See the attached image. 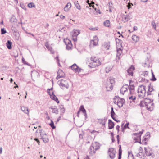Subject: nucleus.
Wrapping results in <instances>:
<instances>
[{
  "label": "nucleus",
  "mask_w": 159,
  "mask_h": 159,
  "mask_svg": "<svg viewBox=\"0 0 159 159\" xmlns=\"http://www.w3.org/2000/svg\"><path fill=\"white\" fill-rule=\"evenodd\" d=\"M39 133L40 134L41 139H42L44 143H47L49 141L48 136L46 133L42 130H39Z\"/></svg>",
  "instance_id": "obj_1"
},
{
  "label": "nucleus",
  "mask_w": 159,
  "mask_h": 159,
  "mask_svg": "<svg viewBox=\"0 0 159 159\" xmlns=\"http://www.w3.org/2000/svg\"><path fill=\"white\" fill-rule=\"evenodd\" d=\"M100 148L99 143H95L94 144L91 145L90 147V154H93L96 152V151L98 149Z\"/></svg>",
  "instance_id": "obj_2"
},
{
  "label": "nucleus",
  "mask_w": 159,
  "mask_h": 159,
  "mask_svg": "<svg viewBox=\"0 0 159 159\" xmlns=\"http://www.w3.org/2000/svg\"><path fill=\"white\" fill-rule=\"evenodd\" d=\"M64 42L66 45V48L67 50H69L72 47V44L71 40L67 38L64 39Z\"/></svg>",
  "instance_id": "obj_3"
},
{
  "label": "nucleus",
  "mask_w": 159,
  "mask_h": 159,
  "mask_svg": "<svg viewBox=\"0 0 159 159\" xmlns=\"http://www.w3.org/2000/svg\"><path fill=\"white\" fill-rule=\"evenodd\" d=\"M108 153L109 154L110 157L111 159H113L115 157V154L116 153V151L114 150L113 148H110L108 151Z\"/></svg>",
  "instance_id": "obj_4"
},
{
  "label": "nucleus",
  "mask_w": 159,
  "mask_h": 159,
  "mask_svg": "<svg viewBox=\"0 0 159 159\" xmlns=\"http://www.w3.org/2000/svg\"><path fill=\"white\" fill-rule=\"evenodd\" d=\"M59 85L60 86L63 87H64L67 89H68L69 87V85L68 84V82L66 80H61V82Z\"/></svg>",
  "instance_id": "obj_5"
},
{
  "label": "nucleus",
  "mask_w": 159,
  "mask_h": 159,
  "mask_svg": "<svg viewBox=\"0 0 159 159\" xmlns=\"http://www.w3.org/2000/svg\"><path fill=\"white\" fill-rule=\"evenodd\" d=\"M125 103V100L124 99L120 98L119 99L117 102V105L118 107L120 108Z\"/></svg>",
  "instance_id": "obj_6"
},
{
  "label": "nucleus",
  "mask_w": 159,
  "mask_h": 159,
  "mask_svg": "<svg viewBox=\"0 0 159 159\" xmlns=\"http://www.w3.org/2000/svg\"><path fill=\"white\" fill-rule=\"evenodd\" d=\"M134 70L135 67H134V66L132 65L127 70V72L128 73V75L133 76V71Z\"/></svg>",
  "instance_id": "obj_7"
},
{
  "label": "nucleus",
  "mask_w": 159,
  "mask_h": 159,
  "mask_svg": "<svg viewBox=\"0 0 159 159\" xmlns=\"http://www.w3.org/2000/svg\"><path fill=\"white\" fill-rule=\"evenodd\" d=\"M125 87L124 86H122L120 89V93L124 95L125 93L129 89V86L127 84L125 85Z\"/></svg>",
  "instance_id": "obj_8"
},
{
  "label": "nucleus",
  "mask_w": 159,
  "mask_h": 159,
  "mask_svg": "<svg viewBox=\"0 0 159 159\" xmlns=\"http://www.w3.org/2000/svg\"><path fill=\"white\" fill-rule=\"evenodd\" d=\"M60 72L58 71L57 72V75L56 77V79L57 80L65 77V74L62 70H60Z\"/></svg>",
  "instance_id": "obj_9"
},
{
  "label": "nucleus",
  "mask_w": 159,
  "mask_h": 159,
  "mask_svg": "<svg viewBox=\"0 0 159 159\" xmlns=\"http://www.w3.org/2000/svg\"><path fill=\"white\" fill-rule=\"evenodd\" d=\"M153 101V100L152 101L149 98H145L144 99L143 101V103L145 104V106H147L148 105H150L152 102Z\"/></svg>",
  "instance_id": "obj_10"
},
{
  "label": "nucleus",
  "mask_w": 159,
  "mask_h": 159,
  "mask_svg": "<svg viewBox=\"0 0 159 159\" xmlns=\"http://www.w3.org/2000/svg\"><path fill=\"white\" fill-rule=\"evenodd\" d=\"M108 129H113L114 126L115 124L111 120H108Z\"/></svg>",
  "instance_id": "obj_11"
},
{
  "label": "nucleus",
  "mask_w": 159,
  "mask_h": 159,
  "mask_svg": "<svg viewBox=\"0 0 159 159\" xmlns=\"http://www.w3.org/2000/svg\"><path fill=\"white\" fill-rule=\"evenodd\" d=\"M139 87H140V88H142V87H143V90H142V89H141L140 91V92L142 93H144V94L143 95H141L142 98H143L145 97V94L146 93V90H145L146 87L145 86H144V85H143L140 86Z\"/></svg>",
  "instance_id": "obj_12"
},
{
  "label": "nucleus",
  "mask_w": 159,
  "mask_h": 159,
  "mask_svg": "<svg viewBox=\"0 0 159 159\" xmlns=\"http://www.w3.org/2000/svg\"><path fill=\"white\" fill-rule=\"evenodd\" d=\"M70 67L72 70L75 72H77L78 71L77 69L79 68V66L75 63L74 64Z\"/></svg>",
  "instance_id": "obj_13"
},
{
  "label": "nucleus",
  "mask_w": 159,
  "mask_h": 159,
  "mask_svg": "<svg viewBox=\"0 0 159 159\" xmlns=\"http://www.w3.org/2000/svg\"><path fill=\"white\" fill-rule=\"evenodd\" d=\"M71 3L70 2L68 3L65 6V7L64 8V10L65 11H67L69 10V9L71 8Z\"/></svg>",
  "instance_id": "obj_14"
},
{
  "label": "nucleus",
  "mask_w": 159,
  "mask_h": 159,
  "mask_svg": "<svg viewBox=\"0 0 159 159\" xmlns=\"http://www.w3.org/2000/svg\"><path fill=\"white\" fill-rule=\"evenodd\" d=\"M50 108L52 109L53 113H55L56 114H58V111L56 106H54V107L53 106H51L50 107Z\"/></svg>",
  "instance_id": "obj_15"
},
{
  "label": "nucleus",
  "mask_w": 159,
  "mask_h": 159,
  "mask_svg": "<svg viewBox=\"0 0 159 159\" xmlns=\"http://www.w3.org/2000/svg\"><path fill=\"white\" fill-rule=\"evenodd\" d=\"M12 42L9 40H8L6 43L7 47L9 49H11L12 48Z\"/></svg>",
  "instance_id": "obj_16"
},
{
  "label": "nucleus",
  "mask_w": 159,
  "mask_h": 159,
  "mask_svg": "<svg viewBox=\"0 0 159 159\" xmlns=\"http://www.w3.org/2000/svg\"><path fill=\"white\" fill-rule=\"evenodd\" d=\"M151 86V84L150 83L148 85V89L147 92V96H148L149 95H150L151 94V93H150L151 92H152L154 90V89L153 88V86H152L151 90H150V86Z\"/></svg>",
  "instance_id": "obj_17"
},
{
  "label": "nucleus",
  "mask_w": 159,
  "mask_h": 159,
  "mask_svg": "<svg viewBox=\"0 0 159 159\" xmlns=\"http://www.w3.org/2000/svg\"><path fill=\"white\" fill-rule=\"evenodd\" d=\"M21 111L27 114H29V110L27 107H22L21 108Z\"/></svg>",
  "instance_id": "obj_18"
},
{
  "label": "nucleus",
  "mask_w": 159,
  "mask_h": 159,
  "mask_svg": "<svg viewBox=\"0 0 159 159\" xmlns=\"http://www.w3.org/2000/svg\"><path fill=\"white\" fill-rule=\"evenodd\" d=\"M132 39L135 42H137L139 40V38L138 36L134 34L132 37Z\"/></svg>",
  "instance_id": "obj_19"
},
{
  "label": "nucleus",
  "mask_w": 159,
  "mask_h": 159,
  "mask_svg": "<svg viewBox=\"0 0 159 159\" xmlns=\"http://www.w3.org/2000/svg\"><path fill=\"white\" fill-rule=\"evenodd\" d=\"M80 33V32L78 30H74L73 34L72 35V37H77L78 35Z\"/></svg>",
  "instance_id": "obj_20"
},
{
  "label": "nucleus",
  "mask_w": 159,
  "mask_h": 159,
  "mask_svg": "<svg viewBox=\"0 0 159 159\" xmlns=\"http://www.w3.org/2000/svg\"><path fill=\"white\" fill-rule=\"evenodd\" d=\"M113 85H112L109 84H107L106 85V87L107 89V91H110L113 89Z\"/></svg>",
  "instance_id": "obj_21"
},
{
  "label": "nucleus",
  "mask_w": 159,
  "mask_h": 159,
  "mask_svg": "<svg viewBox=\"0 0 159 159\" xmlns=\"http://www.w3.org/2000/svg\"><path fill=\"white\" fill-rule=\"evenodd\" d=\"M104 46L107 50H109L110 47V43L109 42H104Z\"/></svg>",
  "instance_id": "obj_22"
},
{
  "label": "nucleus",
  "mask_w": 159,
  "mask_h": 159,
  "mask_svg": "<svg viewBox=\"0 0 159 159\" xmlns=\"http://www.w3.org/2000/svg\"><path fill=\"white\" fill-rule=\"evenodd\" d=\"M123 18L126 21H128L131 19L129 14H127L126 15H124V17Z\"/></svg>",
  "instance_id": "obj_23"
},
{
  "label": "nucleus",
  "mask_w": 159,
  "mask_h": 159,
  "mask_svg": "<svg viewBox=\"0 0 159 159\" xmlns=\"http://www.w3.org/2000/svg\"><path fill=\"white\" fill-rule=\"evenodd\" d=\"M93 63L94 64V66H98L101 64V63L100 61L97 60L95 61H94L93 62Z\"/></svg>",
  "instance_id": "obj_24"
},
{
  "label": "nucleus",
  "mask_w": 159,
  "mask_h": 159,
  "mask_svg": "<svg viewBox=\"0 0 159 159\" xmlns=\"http://www.w3.org/2000/svg\"><path fill=\"white\" fill-rule=\"evenodd\" d=\"M74 4L76 7L79 10L81 9L80 6L79 4L78 3V1H75L74 2Z\"/></svg>",
  "instance_id": "obj_25"
},
{
  "label": "nucleus",
  "mask_w": 159,
  "mask_h": 159,
  "mask_svg": "<svg viewBox=\"0 0 159 159\" xmlns=\"http://www.w3.org/2000/svg\"><path fill=\"white\" fill-rule=\"evenodd\" d=\"M144 150L145 153L146 155L148 156H149L151 155V153L150 152V150H148L146 148H144Z\"/></svg>",
  "instance_id": "obj_26"
},
{
  "label": "nucleus",
  "mask_w": 159,
  "mask_h": 159,
  "mask_svg": "<svg viewBox=\"0 0 159 159\" xmlns=\"http://www.w3.org/2000/svg\"><path fill=\"white\" fill-rule=\"evenodd\" d=\"M17 20L16 19L15 16H12L11 18L10 21L11 23L16 22Z\"/></svg>",
  "instance_id": "obj_27"
},
{
  "label": "nucleus",
  "mask_w": 159,
  "mask_h": 159,
  "mask_svg": "<svg viewBox=\"0 0 159 159\" xmlns=\"http://www.w3.org/2000/svg\"><path fill=\"white\" fill-rule=\"evenodd\" d=\"M104 25L105 26L108 27L110 25V21L109 20H107L103 23Z\"/></svg>",
  "instance_id": "obj_28"
},
{
  "label": "nucleus",
  "mask_w": 159,
  "mask_h": 159,
  "mask_svg": "<svg viewBox=\"0 0 159 159\" xmlns=\"http://www.w3.org/2000/svg\"><path fill=\"white\" fill-rule=\"evenodd\" d=\"M111 117H112L114 116L116 114L115 112H114L113 110V107H112L111 108Z\"/></svg>",
  "instance_id": "obj_29"
},
{
  "label": "nucleus",
  "mask_w": 159,
  "mask_h": 159,
  "mask_svg": "<svg viewBox=\"0 0 159 159\" xmlns=\"http://www.w3.org/2000/svg\"><path fill=\"white\" fill-rule=\"evenodd\" d=\"M109 80V84H110L112 85V84L115 83V81L114 78L112 77H110V78Z\"/></svg>",
  "instance_id": "obj_30"
},
{
  "label": "nucleus",
  "mask_w": 159,
  "mask_h": 159,
  "mask_svg": "<svg viewBox=\"0 0 159 159\" xmlns=\"http://www.w3.org/2000/svg\"><path fill=\"white\" fill-rule=\"evenodd\" d=\"M28 7L30 8H32V7H35V6L33 2H30L28 4Z\"/></svg>",
  "instance_id": "obj_31"
},
{
  "label": "nucleus",
  "mask_w": 159,
  "mask_h": 159,
  "mask_svg": "<svg viewBox=\"0 0 159 159\" xmlns=\"http://www.w3.org/2000/svg\"><path fill=\"white\" fill-rule=\"evenodd\" d=\"M49 125L53 129L56 128V127L54 125V122L52 120H51V122L49 124Z\"/></svg>",
  "instance_id": "obj_32"
},
{
  "label": "nucleus",
  "mask_w": 159,
  "mask_h": 159,
  "mask_svg": "<svg viewBox=\"0 0 159 159\" xmlns=\"http://www.w3.org/2000/svg\"><path fill=\"white\" fill-rule=\"evenodd\" d=\"M152 78L150 79V80L151 81H155L156 80V79L155 77V75H154L153 72L152 71Z\"/></svg>",
  "instance_id": "obj_33"
},
{
  "label": "nucleus",
  "mask_w": 159,
  "mask_h": 159,
  "mask_svg": "<svg viewBox=\"0 0 159 159\" xmlns=\"http://www.w3.org/2000/svg\"><path fill=\"white\" fill-rule=\"evenodd\" d=\"M116 43L120 44H121L122 43V41L120 39H119L118 38H116L115 39Z\"/></svg>",
  "instance_id": "obj_34"
},
{
  "label": "nucleus",
  "mask_w": 159,
  "mask_h": 159,
  "mask_svg": "<svg viewBox=\"0 0 159 159\" xmlns=\"http://www.w3.org/2000/svg\"><path fill=\"white\" fill-rule=\"evenodd\" d=\"M117 56H120L122 52V50L121 48H119L117 50Z\"/></svg>",
  "instance_id": "obj_35"
},
{
  "label": "nucleus",
  "mask_w": 159,
  "mask_h": 159,
  "mask_svg": "<svg viewBox=\"0 0 159 159\" xmlns=\"http://www.w3.org/2000/svg\"><path fill=\"white\" fill-rule=\"evenodd\" d=\"M98 43L97 42H95L94 40H91L90 41V44L93 45V46H96Z\"/></svg>",
  "instance_id": "obj_36"
},
{
  "label": "nucleus",
  "mask_w": 159,
  "mask_h": 159,
  "mask_svg": "<svg viewBox=\"0 0 159 159\" xmlns=\"http://www.w3.org/2000/svg\"><path fill=\"white\" fill-rule=\"evenodd\" d=\"M56 95L54 94L53 91H52V95H50V98L53 100H54L55 98L56 97Z\"/></svg>",
  "instance_id": "obj_37"
},
{
  "label": "nucleus",
  "mask_w": 159,
  "mask_h": 159,
  "mask_svg": "<svg viewBox=\"0 0 159 159\" xmlns=\"http://www.w3.org/2000/svg\"><path fill=\"white\" fill-rule=\"evenodd\" d=\"M22 63L24 64L25 65H27L28 66H30V64H29L28 62H26L25 61V59H24V58L23 57H22Z\"/></svg>",
  "instance_id": "obj_38"
},
{
  "label": "nucleus",
  "mask_w": 159,
  "mask_h": 159,
  "mask_svg": "<svg viewBox=\"0 0 159 159\" xmlns=\"http://www.w3.org/2000/svg\"><path fill=\"white\" fill-rule=\"evenodd\" d=\"M61 106L62 107V108H61V107H60V108L61 110V113L62 114H63L65 111V109L63 107V105H61Z\"/></svg>",
  "instance_id": "obj_39"
},
{
  "label": "nucleus",
  "mask_w": 159,
  "mask_h": 159,
  "mask_svg": "<svg viewBox=\"0 0 159 159\" xmlns=\"http://www.w3.org/2000/svg\"><path fill=\"white\" fill-rule=\"evenodd\" d=\"M149 105H147V106H145L146 107V108L147 109V110H149L150 111H152L153 109V107H151L150 106H149Z\"/></svg>",
  "instance_id": "obj_40"
},
{
  "label": "nucleus",
  "mask_w": 159,
  "mask_h": 159,
  "mask_svg": "<svg viewBox=\"0 0 159 159\" xmlns=\"http://www.w3.org/2000/svg\"><path fill=\"white\" fill-rule=\"evenodd\" d=\"M7 33L6 30L4 28H2L1 29V34L2 35L5 34Z\"/></svg>",
  "instance_id": "obj_41"
},
{
  "label": "nucleus",
  "mask_w": 159,
  "mask_h": 159,
  "mask_svg": "<svg viewBox=\"0 0 159 159\" xmlns=\"http://www.w3.org/2000/svg\"><path fill=\"white\" fill-rule=\"evenodd\" d=\"M136 99V97L134 96V97L132 96L129 97V99L130 100H132L134 102H135V101Z\"/></svg>",
  "instance_id": "obj_42"
},
{
  "label": "nucleus",
  "mask_w": 159,
  "mask_h": 159,
  "mask_svg": "<svg viewBox=\"0 0 159 159\" xmlns=\"http://www.w3.org/2000/svg\"><path fill=\"white\" fill-rule=\"evenodd\" d=\"M111 68H109L108 67H107L106 68L105 70H106V73H108L111 71Z\"/></svg>",
  "instance_id": "obj_43"
},
{
  "label": "nucleus",
  "mask_w": 159,
  "mask_h": 159,
  "mask_svg": "<svg viewBox=\"0 0 159 159\" xmlns=\"http://www.w3.org/2000/svg\"><path fill=\"white\" fill-rule=\"evenodd\" d=\"M129 123L127 122L126 123V124L124 125V127H123L124 128V129H129Z\"/></svg>",
  "instance_id": "obj_44"
},
{
  "label": "nucleus",
  "mask_w": 159,
  "mask_h": 159,
  "mask_svg": "<svg viewBox=\"0 0 159 159\" xmlns=\"http://www.w3.org/2000/svg\"><path fill=\"white\" fill-rule=\"evenodd\" d=\"M151 25L155 29H156V25L154 21H152V22Z\"/></svg>",
  "instance_id": "obj_45"
},
{
  "label": "nucleus",
  "mask_w": 159,
  "mask_h": 159,
  "mask_svg": "<svg viewBox=\"0 0 159 159\" xmlns=\"http://www.w3.org/2000/svg\"><path fill=\"white\" fill-rule=\"evenodd\" d=\"M98 29V27H96L95 28H90L89 29L91 30H97Z\"/></svg>",
  "instance_id": "obj_46"
},
{
  "label": "nucleus",
  "mask_w": 159,
  "mask_h": 159,
  "mask_svg": "<svg viewBox=\"0 0 159 159\" xmlns=\"http://www.w3.org/2000/svg\"><path fill=\"white\" fill-rule=\"evenodd\" d=\"M139 153H141V154H143V150L142 149V148L141 147H140L139 148Z\"/></svg>",
  "instance_id": "obj_47"
},
{
  "label": "nucleus",
  "mask_w": 159,
  "mask_h": 159,
  "mask_svg": "<svg viewBox=\"0 0 159 159\" xmlns=\"http://www.w3.org/2000/svg\"><path fill=\"white\" fill-rule=\"evenodd\" d=\"M134 87H133V88H132V87H129V90H130V94H132V90H134Z\"/></svg>",
  "instance_id": "obj_48"
},
{
  "label": "nucleus",
  "mask_w": 159,
  "mask_h": 159,
  "mask_svg": "<svg viewBox=\"0 0 159 159\" xmlns=\"http://www.w3.org/2000/svg\"><path fill=\"white\" fill-rule=\"evenodd\" d=\"M143 153L141 154V153H139V152L136 154V156L139 157L140 156L143 155Z\"/></svg>",
  "instance_id": "obj_49"
},
{
  "label": "nucleus",
  "mask_w": 159,
  "mask_h": 159,
  "mask_svg": "<svg viewBox=\"0 0 159 159\" xmlns=\"http://www.w3.org/2000/svg\"><path fill=\"white\" fill-rule=\"evenodd\" d=\"M148 72L147 71H145L143 73L144 76H145L148 75Z\"/></svg>",
  "instance_id": "obj_50"
},
{
  "label": "nucleus",
  "mask_w": 159,
  "mask_h": 159,
  "mask_svg": "<svg viewBox=\"0 0 159 159\" xmlns=\"http://www.w3.org/2000/svg\"><path fill=\"white\" fill-rule=\"evenodd\" d=\"M54 100H53L56 101L57 103H59V101L58 100V98L56 97V96Z\"/></svg>",
  "instance_id": "obj_51"
},
{
  "label": "nucleus",
  "mask_w": 159,
  "mask_h": 159,
  "mask_svg": "<svg viewBox=\"0 0 159 159\" xmlns=\"http://www.w3.org/2000/svg\"><path fill=\"white\" fill-rule=\"evenodd\" d=\"M120 126L119 125H117L116 126V130H117V132L118 133L119 131V129H120Z\"/></svg>",
  "instance_id": "obj_52"
},
{
  "label": "nucleus",
  "mask_w": 159,
  "mask_h": 159,
  "mask_svg": "<svg viewBox=\"0 0 159 159\" xmlns=\"http://www.w3.org/2000/svg\"><path fill=\"white\" fill-rule=\"evenodd\" d=\"M111 118L114 120L116 121L117 122H120V120H116L114 116L112 117Z\"/></svg>",
  "instance_id": "obj_53"
},
{
  "label": "nucleus",
  "mask_w": 159,
  "mask_h": 159,
  "mask_svg": "<svg viewBox=\"0 0 159 159\" xmlns=\"http://www.w3.org/2000/svg\"><path fill=\"white\" fill-rule=\"evenodd\" d=\"M142 156H140L139 158L140 159H145V156L144 154H143Z\"/></svg>",
  "instance_id": "obj_54"
},
{
  "label": "nucleus",
  "mask_w": 159,
  "mask_h": 159,
  "mask_svg": "<svg viewBox=\"0 0 159 159\" xmlns=\"http://www.w3.org/2000/svg\"><path fill=\"white\" fill-rule=\"evenodd\" d=\"M124 125V123H123L121 125V131H122L124 133V131H125V130L126 129H124V128L123 127V125Z\"/></svg>",
  "instance_id": "obj_55"
},
{
  "label": "nucleus",
  "mask_w": 159,
  "mask_h": 159,
  "mask_svg": "<svg viewBox=\"0 0 159 159\" xmlns=\"http://www.w3.org/2000/svg\"><path fill=\"white\" fill-rule=\"evenodd\" d=\"M84 106L83 105H82L80 106L79 110L80 111H81L82 110H83V109H84Z\"/></svg>",
  "instance_id": "obj_56"
},
{
  "label": "nucleus",
  "mask_w": 159,
  "mask_h": 159,
  "mask_svg": "<svg viewBox=\"0 0 159 159\" xmlns=\"http://www.w3.org/2000/svg\"><path fill=\"white\" fill-rule=\"evenodd\" d=\"M138 138L139 139V141H136V142H138V143H139L140 144H142V142L141 141V137H140V136H139Z\"/></svg>",
  "instance_id": "obj_57"
},
{
  "label": "nucleus",
  "mask_w": 159,
  "mask_h": 159,
  "mask_svg": "<svg viewBox=\"0 0 159 159\" xmlns=\"http://www.w3.org/2000/svg\"><path fill=\"white\" fill-rule=\"evenodd\" d=\"M50 91L49 90V89H47V92L48 93V94L49 95L50 97V95H52V94H51Z\"/></svg>",
  "instance_id": "obj_58"
},
{
  "label": "nucleus",
  "mask_w": 159,
  "mask_h": 159,
  "mask_svg": "<svg viewBox=\"0 0 159 159\" xmlns=\"http://www.w3.org/2000/svg\"><path fill=\"white\" fill-rule=\"evenodd\" d=\"M50 91L49 90V89H47V92L48 93V94L49 95L50 97V95H52V94H51Z\"/></svg>",
  "instance_id": "obj_59"
},
{
  "label": "nucleus",
  "mask_w": 159,
  "mask_h": 159,
  "mask_svg": "<svg viewBox=\"0 0 159 159\" xmlns=\"http://www.w3.org/2000/svg\"><path fill=\"white\" fill-rule=\"evenodd\" d=\"M139 105L141 107H144V105L143 104V103L142 101H141L139 104Z\"/></svg>",
  "instance_id": "obj_60"
},
{
  "label": "nucleus",
  "mask_w": 159,
  "mask_h": 159,
  "mask_svg": "<svg viewBox=\"0 0 159 159\" xmlns=\"http://www.w3.org/2000/svg\"><path fill=\"white\" fill-rule=\"evenodd\" d=\"M83 69L79 68H79H78V69H77V72H78V73L80 72H81L82 71H83Z\"/></svg>",
  "instance_id": "obj_61"
},
{
  "label": "nucleus",
  "mask_w": 159,
  "mask_h": 159,
  "mask_svg": "<svg viewBox=\"0 0 159 159\" xmlns=\"http://www.w3.org/2000/svg\"><path fill=\"white\" fill-rule=\"evenodd\" d=\"M138 30V28L137 26H134L133 27V30L134 31H136Z\"/></svg>",
  "instance_id": "obj_62"
},
{
  "label": "nucleus",
  "mask_w": 159,
  "mask_h": 159,
  "mask_svg": "<svg viewBox=\"0 0 159 159\" xmlns=\"http://www.w3.org/2000/svg\"><path fill=\"white\" fill-rule=\"evenodd\" d=\"M148 138L146 137H144L143 139L142 140V143H143L144 141H146L147 140Z\"/></svg>",
  "instance_id": "obj_63"
},
{
  "label": "nucleus",
  "mask_w": 159,
  "mask_h": 159,
  "mask_svg": "<svg viewBox=\"0 0 159 159\" xmlns=\"http://www.w3.org/2000/svg\"><path fill=\"white\" fill-rule=\"evenodd\" d=\"M81 111L84 114L86 113V110L84 108Z\"/></svg>",
  "instance_id": "obj_64"
}]
</instances>
